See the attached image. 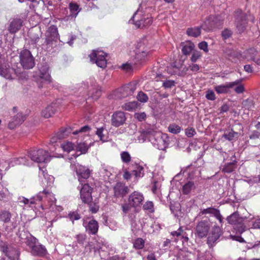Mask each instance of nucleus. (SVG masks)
Returning a JSON list of instances; mask_svg holds the SVG:
<instances>
[{
  "instance_id": "nucleus-32",
  "label": "nucleus",
  "mask_w": 260,
  "mask_h": 260,
  "mask_svg": "<svg viewBox=\"0 0 260 260\" xmlns=\"http://www.w3.org/2000/svg\"><path fill=\"white\" fill-rule=\"evenodd\" d=\"M138 106V103L136 101L125 103L122 106V108L124 110L133 111L135 110Z\"/></svg>"
},
{
  "instance_id": "nucleus-49",
  "label": "nucleus",
  "mask_w": 260,
  "mask_h": 260,
  "mask_svg": "<svg viewBox=\"0 0 260 260\" xmlns=\"http://www.w3.org/2000/svg\"><path fill=\"white\" fill-rule=\"evenodd\" d=\"M202 56L201 53L198 51L194 50L193 51L191 57L190 58V60L192 62H196L198 59L201 58Z\"/></svg>"
},
{
  "instance_id": "nucleus-6",
  "label": "nucleus",
  "mask_w": 260,
  "mask_h": 260,
  "mask_svg": "<svg viewBox=\"0 0 260 260\" xmlns=\"http://www.w3.org/2000/svg\"><path fill=\"white\" fill-rule=\"evenodd\" d=\"M74 171L77 176L78 180L81 184H82V183L85 182L91 174V170L88 167L79 164L75 166Z\"/></svg>"
},
{
  "instance_id": "nucleus-24",
  "label": "nucleus",
  "mask_w": 260,
  "mask_h": 260,
  "mask_svg": "<svg viewBox=\"0 0 260 260\" xmlns=\"http://www.w3.org/2000/svg\"><path fill=\"white\" fill-rule=\"evenodd\" d=\"M133 92V89L129 85H125L118 89V96L120 98H125L131 95Z\"/></svg>"
},
{
  "instance_id": "nucleus-63",
  "label": "nucleus",
  "mask_w": 260,
  "mask_h": 260,
  "mask_svg": "<svg viewBox=\"0 0 260 260\" xmlns=\"http://www.w3.org/2000/svg\"><path fill=\"white\" fill-rule=\"evenodd\" d=\"M135 117L139 121H142L145 119L146 115L144 112L137 113L135 114Z\"/></svg>"
},
{
  "instance_id": "nucleus-18",
  "label": "nucleus",
  "mask_w": 260,
  "mask_h": 260,
  "mask_svg": "<svg viewBox=\"0 0 260 260\" xmlns=\"http://www.w3.org/2000/svg\"><path fill=\"white\" fill-rule=\"evenodd\" d=\"M83 224L86 229V231L89 234L95 235L98 231L99 224L95 220H91L88 223L84 221Z\"/></svg>"
},
{
  "instance_id": "nucleus-39",
  "label": "nucleus",
  "mask_w": 260,
  "mask_h": 260,
  "mask_svg": "<svg viewBox=\"0 0 260 260\" xmlns=\"http://www.w3.org/2000/svg\"><path fill=\"white\" fill-rule=\"evenodd\" d=\"M236 169V164L234 162L229 163L225 165L222 169V171L224 173H230L234 171Z\"/></svg>"
},
{
  "instance_id": "nucleus-26",
  "label": "nucleus",
  "mask_w": 260,
  "mask_h": 260,
  "mask_svg": "<svg viewBox=\"0 0 260 260\" xmlns=\"http://www.w3.org/2000/svg\"><path fill=\"white\" fill-rule=\"evenodd\" d=\"M22 21L20 19L16 18L14 19L10 23L9 27V30L11 33H15L21 27Z\"/></svg>"
},
{
  "instance_id": "nucleus-29",
  "label": "nucleus",
  "mask_w": 260,
  "mask_h": 260,
  "mask_svg": "<svg viewBox=\"0 0 260 260\" xmlns=\"http://www.w3.org/2000/svg\"><path fill=\"white\" fill-rule=\"evenodd\" d=\"M186 34L190 37H198L201 34V28L200 27L188 28L186 30Z\"/></svg>"
},
{
  "instance_id": "nucleus-28",
  "label": "nucleus",
  "mask_w": 260,
  "mask_h": 260,
  "mask_svg": "<svg viewBox=\"0 0 260 260\" xmlns=\"http://www.w3.org/2000/svg\"><path fill=\"white\" fill-rule=\"evenodd\" d=\"M38 240L31 235L30 234H27L25 243V244L30 248V249L37 243Z\"/></svg>"
},
{
  "instance_id": "nucleus-4",
  "label": "nucleus",
  "mask_w": 260,
  "mask_h": 260,
  "mask_svg": "<svg viewBox=\"0 0 260 260\" xmlns=\"http://www.w3.org/2000/svg\"><path fill=\"white\" fill-rule=\"evenodd\" d=\"M106 53L101 50H93L89 55L90 60L92 63H95L96 65L103 69L107 66Z\"/></svg>"
},
{
  "instance_id": "nucleus-31",
  "label": "nucleus",
  "mask_w": 260,
  "mask_h": 260,
  "mask_svg": "<svg viewBox=\"0 0 260 260\" xmlns=\"http://www.w3.org/2000/svg\"><path fill=\"white\" fill-rule=\"evenodd\" d=\"M236 27L240 33L243 32L246 29L247 21L246 20H236Z\"/></svg>"
},
{
  "instance_id": "nucleus-60",
  "label": "nucleus",
  "mask_w": 260,
  "mask_h": 260,
  "mask_svg": "<svg viewBox=\"0 0 260 260\" xmlns=\"http://www.w3.org/2000/svg\"><path fill=\"white\" fill-rule=\"evenodd\" d=\"M185 133L188 137H192L196 134V131L193 128H187L185 130Z\"/></svg>"
},
{
  "instance_id": "nucleus-3",
  "label": "nucleus",
  "mask_w": 260,
  "mask_h": 260,
  "mask_svg": "<svg viewBox=\"0 0 260 260\" xmlns=\"http://www.w3.org/2000/svg\"><path fill=\"white\" fill-rule=\"evenodd\" d=\"M28 156L32 161L37 163L47 162L50 160L48 151L42 149L30 151Z\"/></svg>"
},
{
  "instance_id": "nucleus-52",
  "label": "nucleus",
  "mask_w": 260,
  "mask_h": 260,
  "mask_svg": "<svg viewBox=\"0 0 260 260\" xmlns=\"http://www.w3.org/2000/svg\"><path fill=\"white\" fill-rule=\"evenodd\" d=\"M87 204L89 205L90 211H91L92 213H95L99 210V207L96 203L92 202V201H91L89 204Z\"/></svg>"
},
{
  "instance_id": "nucleus-14",
  "label": "nucleus",
  "mask_w": 260,
  "mask_h": 260,
  "mask_svg": "<svg viewBox=\"0 0 260 260\" xmlns=\"http://www.w3.org/2000/svg\"><path fill=\"white\" fill-rule=\"evenodd\" d=\"M114 196L116 198H123L129 192L128 187L123 183L119 182L113 186Z\"/></svg>"
},
{
  "instance_id": "nucleus-8",
  "label": "nucleus",
  "mask_w": 260,
  "mask_h": 260,
  "mask_svg": "<svg viewBox=\"0 0 260 260\" xmlns=\"http://www.w3.org/2000/svg\"><path fill=\"white\" fill-rule=\"evenodd\" d=\"M0 249L10 259H15L19 256V253L17 249L6 242H0Z\"/></svg>"
},
{
  "instance_id": "nucleus-59",
  "label": "nucleus",
  "mask_w": 260,
  "mask_h": 260,
  "mask_svg": "<svg viewBox=\"0 0 260 260\" xmlns=\"http://www.w3.org/2000/svg\"><path fill=\"white\" fill-rule=\"evenodd\" d=\"M183 233V230L182 227H180L177 231H173L171 233V234L172 236H176L178 239L180 238Z\"/></svg>"
},
{
  "instance_id": "nucleus-48",
  "label": "nucleus",
  "mask_w": 260,
  "mask_h": 260,
  "mask_svg": "<svg viewBox=\"0 0 260 260\" xmlns=\"http://www.w3.org/2000/svg\"><path fill=\"white\" fill-rule=\"evenodd\" d=\"M104 131H106L105 128L104 127H101L100 128H97V130L95 132L96 135L99 137L100 140L102 141H105V134L104 133Z\"/></svg>"
},
{
  "instance_id": "nucleus-19",
  "label": "nucleus",
  "mask_w": 260,
  "mask_h": 260,
  "mask_svg": "<svg viewBox=\"0 0 260 260\" xmlns=\"http://www.w3.org/2000/svg\"><path fill=\"white\" fill-rule=\"evenodd\" d=\"M71 132V128H62L57 133L52 137L50 141L51 144H54L57 142V140L63 139Z\"/></svg>"
},
{
  "instance_id": "nucleus-55",
  "label": "nucleus",
  "mask_w": 260,
  "mask_h": 260,
  "mask_svg": "<svg viewBox=\"0 0 260 260\" xmlns=\"http://www.w3.org/2000/svg\"><path fill=\"white\" fill-rule=\"evenodd\" d=\"M232 31L231 30L229 29H224L221 33V36L223 40H226L230 38L232 35Z\"/></svg>"
},
{
  "instance_id": "nucleus-11",
  "label": "nucleus",
  "mask_w": 260,
  "mask_h": 260,
  "mask_svg": "<svg viewBox=\"0 0 260 260\" xmlns=\"http://www.w3.org/2000/svg\"><path fill=\"white\" fill-rule=\"evenodd\" d=\"M138 15V11H137L133 15L132 18L129 20V22L134 24L138 28H143L144 27L149 26L151 24L152 20L151 18L149 17L135 20Z\"/></svg>"
},
{
  "instance_id": "nucleus-51",
  "label": "nucleus",
  "mask_w": 260,
  "mask_h": 260,
  "mask_svg": "<svg viewBox=\"0 0 260 260\" xmlns=\"http://www.w3.org/2000/svg\"><path fill=\"white\" fill-rule=\"evenodd\" d=\"M133 173L136 177H140L143 174V168L140 166H136V169L133 171Z\"/></svg>"
},
{
  "instance_id": "nucleus-7",
  "label": "nucleus",
  "mask_w": 260,
  "mask_h": 260,
  "mask_svg": "<svg viewBox=\"0 0 260 260\" xmlns=\"http://www.w3.org/2000/svg\"><path fill=\"white\" fill-rule=\"evenodd\" d=\"M153 139L154 140L153 143L156 144L159 149H164L167 147L169 140L167 134L154 132L151 134V140H152Z\"/></svg>"
},
{
  "instance_id": "nucleus-44",
  "label": "nucleus",
  "mask_w": 260,
  "mask_h": 260,
  "mask_svg": "<svg viewBox=\"0 0 260 260\" xmlns=\"http://www.w3.org/2000/svg\"><path fill=\"white\" fill-rule=\"evenodd\" d=\"M143 208L145 210L148 211L150 213L154 211V205L151 201H147L143 206Z\"/></svg>"
},
{
  "instance_id": "nucleus-42",
  "label": "nucleus",
  "mask_w": 260,
  "mask_h": 260,
  "mask_svg": "<svg viewBox=\"0 0 260 260\" xmlns=\"http://www.w3.org/2000/svg\"><path fill=\"white\" fill-rule=\"evenodd\" d=\"M235 17L236 20H246V13L243 12L241 9H238L235 12Z\"/></svg>"
},
{
  "instance_id": "nucleus-43",
  "label": "nucleus",
  "mask_w": 260,
  "mask_h": 260,
  "mask_svg": "<svg viewBox=\"0 0 260 260\" xmlns=\"http://www.w3.org/2000/svg\"><path fill=\"white\" fill-rule=\"evenodd\" d=\"M121 159L123 162L128 164L131 161V156L127 151H123L120 154Z\"/></svg>"
},
{
  "instance_id": "nucleus-21",
  "label": "nucleus",
  "mask_w": 260,
  "mask_h": 260,
  "mask_svg": "<svg viewBox=\"0 0 260 260\" xmlns=\"http://www.w3.org/2000/svg\"><path fill=\"white\" fill-rule=\"evenodd\" d=\"M25 119V116L22 113H18L13 119V120L9 122L8 126L10 129H13L19 124L22 123Z\"/></svg>"
},
{
  "instance_id": "nucleus-20",
  "label": "nucleus",
  "mask_w": 260,
  "mask_h": 260,
  "mask_svg": "<svg viewBox=\"0 0 260 260\" xmlns=\"http://www.w3.org/2000/svg\"><path fill=\"white\" fill-rule=\"evenodd\" d=\"M30 252L34 256L43 257L46 254L47 250L45 246L37 244L31 249Z\"/></svg>"
},
{
  "instance_id": "nucleus-47",
  "label": "nucleus",
  "mask_w": 260,
  "mask_h": 260,
  "mask_svg": "<svg viewBox=\"0 0 260 260\" xmlns=\"http://www.w3.org/2000/svg\"><path fill=\"white\" fill-rule=\"evenodd\" d=\"M217 18L214 17H209V19L206 22V23L209 24L210 29H213L215 27L218 26V24L216 23Z\"/></svg>"
},
{
  "instance_id": "nucleus-12",
  "label": "nucleus",
  "mask_w": 260,
  "mask_h": 260,
  "mask_svg": "<svg viewBox=\"0 0 260 260\" xmlns=\"http://www.w3.org/2000/svg\"><path fill=\"white\" fill-rule=\"evenodd\" d=\"M125 120V113L121 111L114 112L111 116V124L115 127H119L123 125Z\"/></svg>"
},
{
  "instance_id": "nucleus-22",
  "label": "nucleus",
  "mask_w": 260,
  "mask_h": 260,
  "mask_svg": "<svg viewBox=\"0 0 260 260\" xmlns=\"http://www.w3.org/2000/svg\"><path fill=\"white\" fill-rule=\"evenodd\" d=\"M39 79L42 82L46 84H49L52 82V79L47 68H44L40 70Z\"/></svg>"
},
{
  "instance_id": "nucleus-53",
  "label": "nucleus",
  "mask_w": 260,
  "mask_h": 260,
  "mask_svg": "<svg viewBox=\"0 0 260 260\" xmlns=\"http://www.w3.org/2000/svg\"><path fill=\"white\" fill-rule=\"evenodd\" d=\"M179 71V68L175 65L171 64L167 67V72L171 75L176 74Z\"/></svg>"
},
{
  "instance_id": "nucleus-1",
  "label": "nucleus",
  "mask_w": 260,
  "mask_h": 260,
  "mask_svg": "<svg viewBox=\"0 0 260 260\" xmlns=\"http://www.w3.org/2000/svg\"><path fill=\"white\" fill-rule=\"evenodd\" d=\"M226 220L229 223L234 226L237 233L241 234L246 231V227L243 222L244 219L237 212H234L228 216Z\"/></svg>"
},
{
  "instance_id": "nucleus-40",
  "label": "nucleus",
  "mask_w": 260,
  "mask_h": 260,
  "mask_svg": "<svg viewBox=\"0 0 260 260\" xmlns=\"http://www.w3.org/2000/svg\"><path fill=\"white\" fill-rule=\"evenodd\" d=\"M61 147L64 151L67 152H70L74 149V144L70 142H67L66 143L61 144Z\"/></svg>"
},
{
  "instance_id": "nucleus-54",
  "label": "nucleus",
  "mask_w": 260,
  "mask_h": 260,
  "mask_svg": "<svg viewBox=\"0 0 260 260\" xmlns=\"http://www.w3.org/2000/svg\"><path fill=\"white\" fill-rule=\"evenodd\" d=\"M68 217L73 222L81 218L80 215L77 212H70L68 214Z\"/></svg>"
},
{
  "instance_id": "nucleus-57",
  "label": "nucleus",
  "mask_w": 260,
  "mask_h": 260,
  "mask_svg": "<svg viewBox=\"0 0 260 260\" xmlns=\"http://www.w3.org/2000/svg\"><path fill=\"white\" fill-rule=\"evenodd\" d=\"M138 100L141 102H146L148 99L147 95L143 92H139L137 95Z\"/></svg>"
},
{
  "instance_id": "nucleus-17",
  "label": "nucleus",
  "mask_w": 260,
  "mask_h": 260,
  "mask_svg": "<svg viewBox=\"0 0 260 260\" xmlns=\"http://www.w3.org/2000/svg\"><path fill=\"white\" fill-rule=\"evenodd\" d=\"M43 198L50 203V206H51L56 201L53 194L47 189H44L42 192H39L37 195V199L38 201H42Z\"/></svg>"
},
{
  "instance_id": "nucleus-15",
  "label": "nucleus",
  "mask_w": 260,
  "mask_h": 260,
  "mask_svg": "<svg viewBox=\"0 0 260 260\" xmlns=\"http://www.w3.org/2000/svg\"><path fill=\"white\" fill-rule=\"evenodd\" d=\"M222 231L219 226L215 225L213 227L211 232L207 238V243L209 247H212L213 244L216 242L221 235Z\"/></svg>"
},
{
  "instance_id": "nucleus-38",
  "label": "nucleus",
  "mask_w": 260,
  "mask_h": 260,
  "mask_svg": "<svg viewBox=\"0 0 260 260\" xmlns=\"http://www.w3.org/2000/svg\"><path fill=\"white\" fill-rule=\"evenodd\" d=\"M168 129L171 133L177 134L181 132V127L175 123H173L169 125Z\"/></svg>"
},
{
  "instance_id": "nucleus-46",
  "label": "nucleus",
  "mask_w": 260,
  "mask_h": 260,
  "mask_svg": "<svg viewBox=\"0 0 260 260\" xmlns=\"http://www.w3.org/2000/svg\"><path fill=\"white\" fill-rule=\"evenodd\" d=\"M75 238L78 244L83 245L86 239V236L84 234H79L76 235Z\"/></svg>"
},
{
  "instance_id": "nucleus-50",
  "label": "nucleus",
  "mask_w": 260,
  "mask_h": 260,
  "mask_svg": "<svg viewBox=\"0 0 260 260\" xmlns=\"http://www.w3.org/2000/svg\"><path fill=\"white\" fill-rule=\"evenodd\" d=\"M36 201L37 200V196L36 197L33 198L32 199H31L30 200H29L28 199H26L24 197L22 198V200L20 201V203H23L24 204H35L36 203Z\"/></svg>"
},
{
  "instance_id": "nucleus-36",
  "label": "nucleus",
  "mask_w": 260,
  "mask_h": 260,
  "mask_svg": "<svg viewBox=\"0 0 260 260\" xmlns=\"http://www.w3.org/2000/svg\"><path fill=\"white\" fill-rule=\"evenodd\" d=\"M102 168L101 173L108 178L112 175L111 172L113 170V168L109 166L106 165L105 164L102 165Z\"/></svg>"
},
{
  "instance_id": "nucleus-30",
  "label": "nucleus",
  "mask_w": 260,
  "mask_h": 260,
  "mask_svg": "<svg viewBox=\"0 0 260 260\" xmlns=\"http://www.w3.org/2000/svg\"><path fill=\"white\" fill-rule=\"evenodd\" d=\"M69 9L71 11V15L76 17L80 12L81 9H79V6L78 4L73 3L69 4Z\"/></svg>"
},
{
  "instance_id": "nucleus-61",
  "label": "nucleus",
  "mask_w": 260,
  "mask_h": 260,
  "mask_svg": "<svg viewBox=\"0 0 260 260\" xmlns=\"http://www.w3.org/2000/svg\"><path fill=\"white\" fill-rule=\"evenodd\" d=\"M162 86L165 88H171L175 86V82L173 80H166L163 82Z\"/></svg>"
},
{
  "instance_id": "nucleus-23",
  "label": "nucleus",
  "mask_w": 260,
  "mask_h": 260,
  "mask_svg": "<svg viewBox=\"0 0 260 260\" xmlns=\"http://www.w3.org/2000/svg\"><path fill=\"white\" fill-rule=\"evenodd\" d=\"M182 52L185 55H187L193 50L195 45L190 41H186L181 43Z\"/></svg>"
},
{
  "instance_id": "nucleus-56",
  "label": "nucleus",
  "mask_w": 260,
  "mask_h": 260,
  "mask_svg": "<svg viewBox=\"0 0 260 260\" xmlns=\"http://www.w3.org/2000/svg\"><path fill=\"white\" fill-rule=\"evenodd\" d=\"M257 51L254 48H250L247 50V53L248 54V56L250 57V58L252 60L254 59V58L255 57L256 54H257Z\"/></svg>"
},
{
  "instance_id": "nucleus-58",
  "label": "nucleus",
  "mask_w": 260,
  "mask_h": 260,
  "mask_svg": "<svg viewBox=\"0 0 260 260\" xmlns=\"http://www.w3.org/2000/svg\"><path fill=\"white\" fill-rule=\"evenodd\" d=\"M206 98L211 101H214L216 99L215 94L212 90H208L206 91Z\"/></svg>"
},
{
  "instance_id": "nucleus-13",
  "label": "nucleus",
  "mask_w": 260,
  "mask_h": 260,
  "mask_svg": "<svg viewBox=\"0 0 260 260\" xmlns=\"http://www.w3.org/2000/svg\"><path fill=\"white\" fill-rule=\"evenodd\" d=\"M144 200V197L142 193L135 191L129 195L128 201L131 206L137 207L142 204Z\"/></svg>"
},
{
  "instance_id": "nucleus-45",
  "label": "nucleus",
  "mask_w": 260,
  "mask_h": 260,
  "mask_svg": "<svg viewBox=\"0 0 260 260\" xmlns=\"http://www.w3.org/2000/svg\"><path fill=\"white\" fill-rule=\"evenodd\" d=\"M144 246V241L141 238L137 239L134 242V247L137 249H142Z\"/></svg>"
},
{
  "instance_id": "nucleus-9",
  "label": "nucleus",
  "mask_w": 260,
  "mask_h": 260,
  "mask_svg": "<svg viewBox=\"0 0 260 260\" xmlns=\"http://www.w3.org/2000/svg\"><path fill=\"white\" fill-rule=\"evenodd\" d=\"M80 189V196L82 201L85 204H89L92 200L91 193L92 188L88 183H82Z\"/></svg>"
},
{
  "instance_id": "nucleus-33",
  "label": "nucleus",
  "mask_w": 260,
  "mask_h": 260,
  "mask_svg": "<svg viewBox=\"0 0 260 260\" xmlns=\"http://www.w3.org/2000/svg\"><path fill=\"white\" fill-rule=\"evenodd\" d=\"M219 211V210L213 207H209L207 209L201 210L199 215H202L204 214H212L215 216Z\"/></svg>"
},
{
  "instance_id": "nucleus-34",
  "label": "nucleus",
  "mask_w": 260,
  "mask_h": 260,
  "mask_svg": "<svg viewBox=\"0 0 260 260\" xmlns=\"http://www.w3.org/2000/svg\"><path fill=\"white\" fill-rule=\"evenodd\" d=\"M194 184L192 181H188L185 183L182 188V191L184 194H188L192 188H194Z\"/></svg>"
},
{
  "instance_id": "nucleus-2",
  "label": "nucleus",
  "mask_w": 260,
  "mask_h": 260,
  "mask_svg": "<svg viewBox=\"0 0 260 260\" xmlns=\"http://www.w3.org/2000/svg\"><path fill=\"white\" fill-rule=\"evenodd\" d=\"M20 63L23 69H30L35 65V58L27 49L22 50L19 54Z\"/></svg>"
},
{
  "instance_id": "nucleus-35",
  "label": "nucleus",
  "mask_w": 260,
  "mask_h": 260,
  "mask_svg": "<svg viewBox=\"0 0 260 260\" xmlns=\"http://www.w3.org/2000/svg\"><path fill=\"white\" fill-rule=\"evenodd\" d=\"M223 137L229 141H232L235 138L238 137V133L234 132L232 129L225 132L223 135Z\"/></svg>"
},
{
  "instance_id": "nucleus-5",
  "label": "nucleus",
  "mask_w": 260,
  "mask_h": 260,
  "mask_svg": "<svg viewBox=\"0 0 260 260\" xmlns=\"http://www.w3.org/2000/svg\"><path fill=\"white\" fill-rule=\"evenodd\" d=\"M211 228V224L207 220L199 221L195 229V234L200 238L202 239L207 237Z\"/></svg>"
},
{
  "instance_id": "nucleus-10",
  "label": "nucleus",
  "mask_w": 260,
  "mask_h": 260,
  "mask_svg": "<svg viewBox=\"0 0 260 260\" xmlns=\"http://www.w3.org/2000/svg\"><path fill=\"white\" fill-rule=\"evenodd\" d=\"M58 37V34L57 27L54 25L50 26L47 32L45 41L46 45L52 48L53 45L56 43Z\"/></svg>"
},
{
  "instance_id": "nucleus-27",
  "label": "nucleus",
  "mask_w": 260,
  "mask_h": 260,
  "mask_svg": "<svg viewBox=\"0 0 260 260\" xmlns=\"http://www.w3.org/2000/svg\"><path fill=\"white\" fill-rule=\"evenodd\" d=\"M56 109L53 105H48L42 111L41 115L45 118L51 117L55 113Z\"/></svg>"
},
{
  "instance_id": "nucleus-16",
  "label": "nucleus",
  "mask_w": 260,
  "mask_h": 260,
  "mask_svg": "<svg viewBox=\"0 0 260 260\" xmlns=\"http://www.w3.org/2000/svg\"><path fill=\"white\" fill-rule=\"evenodd\" d=\"M242 79L237 80L234 82L227 83L225 85H220L214 87L215 90L218 94L226 93L228 92L229 89L238 85L242 82Z\"/></svg>"
},
{
  "instance_id": "nucleus-41",
  "label": "nucleus",
  "mask_w": 260,
  "mask_h": 260,
  "mask_svg": "<svg viewBox=\"0 0 260 260\" xmlns=\"http://www.w3.org/2000/svg\"><path fill=\"white\" fill-rule=\"evenodd\" d=\"M11 218V214L10 212L4 211L2 212L0 216L1 219L5 223H8L10 221Z\"/></svg>"
},
{
  "instance_id": "nucleus-62",
  "label": "nucleus",
  "mask_w": 260,
  "mask_h": 260,
  "mask_svg": "<svg viewBox=\"0 0 260 260\" xmlns=\"http://www.w3.org/2000/svg\"><path fill=\"white\" fill-rule=\"evenodd\" d=\"M90 129V128L88 125L84 126L81 127L79 130L75 131L73 132V134L77 135L79 133H83L88 132Z\"/></svg>"
},
{
  "instance_id": "nucleus-64",
  "label": "nucleus",
  "mask_w": 260,
  "mask_h": 260,
  "mask_svg": "<svg viewBox=\"0 0 260 260\" xmlns=\"http://www.w3.org/2000/svg\"><path fill=\"white\" fill-rule=\"evenodd\" d=\"M198 46L201 50H203L205 52L208 51V44L206 42L203 41L200 43Z\"/></svg>"
},
{
  "instance_id": "nucleus-37",
  "label": "nucleus",
  "mask_w": 260,
  "mask_h": 260,
  "mask_svg": "<svg viewBox=\"0 0 260 260\" xmlns=\"http://www.w3.org/2000/svg\"><path fill=\"white\" fill-rule=\"evenodd\" d=\"M88 149V146L84 142L78 144L76 147V150L77 151H80V154L86 153Z\"/></svg>"
},
{
  "instance_id": "nucleus-25",
  "label": "nucleus",
  "mask_w": 260,
  "mask_h": 260,
  "mask_svg": "<svg viewBox=\"0 0 260 260\" xmlns=\"http://www.w3.org/2000/svg\"><path fill=\"white\" fill-rule=\"evenodd\" d=\"M11 69L10 66L6 62L0 64V76L9 79H11Z\"/></svg>"
}]
</instances>
